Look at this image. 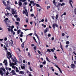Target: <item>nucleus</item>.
Segmentation results:
<instances>
[{
	"instance_id": "1",
	"label": "nucleus",
	"mask_w": 76,
	"mask_h": 76,
	"mask_svg": "<svg viewBox=\"0 0 76 76\" xmlns=\"http://www.w3.org/2000/svg\"><path fill=\"white\" fill-rule=\"evenodd\" d=\"M12 10V14L13 15H15H15H16L17 14V12H16V10L13 9H11Z\"/></svg>"
},
{
	"instance_id": "2",
	"label": "nucleus",
	"mask_w": 76,
	"mask_h": 76,
	"mask_svg": "<svg viewBox=\"0 0 76 76\" xmlns=\"http://www.w3.org/2000/svg\"><path fill=\"white\" fill-rule=\"evenodd\" d=\"M23 14H25V13L26 15L27 16H28V12L27 11V10H26V9H25V11H23Z\"/></svg>"
},
{
	"instance_id": "3",
	"label": "nucleus",
	"mask_w": 76,
	"mask_h": 76,
	"mask_svg": "<svg viewBox=\"0 0 76 76\" xmlns=\"http://www.w3.org/2000/svg\"><path fill=\"white\" fill-rule=\"evenodd\" d=\"M52 27H53V29L55 30V27L58 28V25L56 23L53 24L52 25Z\"/></svg>"
},
{
	"instance_id": "4",
	"label": "nucleus",
	"mask_w": 76,
	"mask_h": 76,
	"mask_svg": "<svg viewBox=\"0 0 76 76\" xmlns=\"http://www.w3.org/2000/svg\"><path fill=\"white\" fill-rule=\"evenodd\" d=\"M10 73H12V75H16L17 74L15 73V72L14 70H12L11 71Z\"/></svg>"
},
{
	"instance_id": "5",
	"label": "nucleus",
	"mask_w": 76,
	"mask_h": 76,
	"mask_svg": "<svg viewBox=\"0 0 76 76\" xmlns=\"http://www.w3.org/2000/svg\"><path fill=\"white\" fill-rule=\"evenodd\" d=\"M10 41L11 42V43L10 42L9 43V46L11 47L12 46V45L13 44V41L12 39L10 40Z\"/></svg>"
},
{
	"instance_id": "6",
	"label": "nucleus",
	"mask_w": 76,
	"mask_h": 76,
	"mask_svg": "<svg viewBox=\"0 0 76 76\" xmlns=\"http://www.w3.org/2000/svg\"><path fill=\"white\" fill-rule=\"evenodd\" d=\"M7 58H8V59H9V60H10V58H11V60H12V61H13V62H14V59H13V58H12L11 57H8L7 56Z\"/></svg>"
},
{
	"instance_id": "7",
	"label": "nucleus",
	"mask_w": 76,
	"mask_h": 76,
	"mask_svg": "<svg viewBox=\"0 0 76 76\" xmlns=\"http://www.w3.org/2000/svg\"><path fill=\"white\" fill-rule=\"evenodd\" d=\"M7 55H8V57H10V58H11V57H12V56L11 55V53L10 52H8L7 53Z\"/></svg>"
},
{
	"instance_id": "8",
	"label": "nucleus",
	"mask_w": 76,
	"mask_h": 76,
	"mask_svg": "<svg viewBox=\"0 0 76 76\" xmlns=\"http://www.w3.org/2000/svg\"><path fill=\"white\" fill-rule=\"evenodd\" d=\"M39 22V20H35L34 21V23H35V26H36V25L38 23V22Z\"/></svg>"
},
{
	"instance_id": "9",
	"label": "nucleus",
	"mask_w": 76,
	"mask_h": 76,
	"mask_svg": "<svg viewBox=\"0 0 76 76\" xmlns=\"http://www.w3.org/2000/svg\"><path fill=\"white\" fill-rule=\"evenodd\" d=\"M0 74L1 76H3L4 75V72L3 71L1 70H0Z\"/></svg>"
},
{
	"instance_id": "10",
	"label": "nucleus",
	"mask_w": 76,
	"mask_h": 76,
	"mask_svg": "<svg viewBox=\"0 0 76 76\" xmlns=\"http://www.w3.org/2000/svg\"><path fill=\"white\" fill-rule=\"evenodd\" d=\"M19 74L23 75L24 74V72L22 71H20L19 72Z\"/></svg>"
},
{
	"instance_id": "11",
	"label": "nucleus",
	"mask_w": 76,
	"mask_h": 76,
	"mask_svg": "<svg viewBox=\"0 0 76 76\" xmlns=\"http://www.w3.org/2000/svg\"><path fill=\"white\" fill-rule=\"evenodd\" d=\"M48 31V28H46V29L44 30V33H46Z\"/></svg>"
},
{
	"instance_id": "12",
	"label": "nucleus",
	"mask_w": 76,
	"mask_h": 76,
	"mask_svg": "<svg viewBox=\"0 0 76 76\" xmlns=\"http://www.w3.org/2000/svg\"><path fill=\"white\" fill-rule=\"evenodd\" d=\"M10 7L9 6H7V7L5 8L6 9H7L8 10H10Z\"/></svg>"
},
{
	"instance_id": "13",
	"label": "nucleus",
	"mask_w": 76,
	"mask_h": 76,
	"mask_svg": "<svg viewBox=\"0 0 76 76\" xmlns=\"http://www.w3.org/2000/svg\"><path fill=\"white\" fill-rule=\"evenodd\" d=\"M19 3V6L20 7L22 5V3L21 2H20V1H19V2L18 3Z\"/></svg>"
},
{
	"instance_id": "14",
	"label": "nucleus",
	"mask_w": 76,
	"mask_h": 76,
	"mask_svg": "<svg viewBox=\"0 0 76 76\" xmlns=\"http://www.w3.org/2000/svg\"><path fill=\"white\" fill-rule=\"evenodd\" d=\"M71 2H72V3H73V1H72V0H69V3L71 6H72V3H71Z\"/></svg>"
},
{
	"instance_id": "15",
	"label": "nucleus",
	"mask_w": 76,
	"mask_h": 76,
	"mask_svg": "<svg viewBox=\"0 0 76 76\" xmlns=\"http://www.w3.org/2000/svg\"><path fill=\"white\" fill-rule=\"evenodd\" d=\"M21 68L22 69H25L26 68V67L24 66H21Z\"/></svg>"
},
{
	"instance_id": "16",
	"label": "nucleus",
	"mask_w": 76,
	"mask_h": 76,
	"mask_svg": "<svg viewBox=\"0 0 76 76\" xmlns=\"http://www.w3.org/2000/svg\"><path fill=\"white\" fill-rule=\"evenodd\" d=\"M8 20L7 19H6V20H4V22H6V24H7V23H9V22H10V21H8V22H7V21H8Z\"/></svg>"
},
{
	"instance_id": "17",
	"label": "nucleus",
	"mask_w": 76,
	"mask_h": 76,
	"mask_svg": "<svg viewBox=\"0 0 76 76\" xmlns=\"http://www.w3.org/2000/svg\"><path fill=\"white\" fill-rule=\"evenodd\" d=\"M25 42H24L23 43H22V44L21 45V46L22 48H24V44Z\"/></svg>"
},
{
	"instance_id": "18",
	"label": "nucleus",
	"mask_w": 76,
	"mask_h": 76,
	"mask_svg": "<svg viewBox=\"0 0 76 76\" xmlns=\"http://www.w3.org/2000/svg\"><path fill=\"white\" fill-rule=\"evenodd\" d=\"M34 35L36 36V37H37V39H38V40H39V37L37 35V33H35L34 34Z\"/></svg>"
},
{
	"instance_id": "19",
	"label": "nucleus",
	"mask_w": 76,
	"mask_h": 76,
	"mask_svg": "<svg viewBox=\"0 0 76 76\" xmlns=\"http://www.w3.org/2000/svg\"><path fill=\"white\" fill-rule=\"evenodd\" d=\"M75 65L74 64H71V68H73V67H75Z\"/></svg>"
},
{
	"instance_id": "20",
	"label": "nucleus",
	"mask_w": 76,
	"mask_h": 76,
	"mask_svg": "<svg viewBox=\"0 0 76 76\" xmlns=\"http://www.w3.org/2000/svg\"><path fill=\"white\" fill-rule=\"evenodd\" d=\"M1 70H2V71H4V72H5L6 71V70L5 69H4V67L1 68Z\"/></svg>"
},
{
	"instance_id": "21",
	"label": "nucleus",
	"mask_w": 76,
	"mask_h": 76,
	"mask_svg": "<svg viewBox=\"0 0 76 76\" xmlns=\"http://www.w3.org/2000/svg\"><path fill=\"white\" fill-rule=\"evenodd\" d=\"M15 25H18V26H19V23L18 22H15Z\"/></svg>"
},
{
	"instance_id": "22",
	"label": "nucleus",
	"mask_w": 76,
	"mask_h": 76,
	"mask_svg": "<svg viewBox=\"0 0 76 76\" xmlns=\"http://www.w3.org/2000/svg\"><path fill=\"white\" fill-rule=\"evenodd\" d=\"M21 32V30H19L17 31V34H19L20 33V32Z\"/></svg>"
},
{
	"instance_id": "23",
	"label": "nucleus",
	"mask_w": 76,
	"mask_h": 76,
	"mask_svg": "<svg viewBox=\"0 0 76 76\" xmlns=\"http://www.w3.org/2000/svg\"><path fill=\"white\" fill-rule=\"evenodd\" d=\"M7 63V60L6 59H4V61L3 62V63L4 64V63Z\"/></svg>"
},
{
	"instance_id": "24",
	"label": "nucleus",
	"mask_w": 76,
	"mask_h": 76,
	"mask_svg": "<svg viewBox=\"0 0 76 76\" xmlns=\"http://www.w3.org/2000/svg\"><path fill=\"white\" fill-rule=\"evenodd\" d=\"M47 51H48V52H49V53H50L51 51L50 50V49H47Z\"/></svg>"
},
{
	"instance_id": "25",
	"label": "nucleus",
	"mask_w": 76,
	"mask_h": 76,
	"mask_svg": "<svg viewBox=\"0 0 76 76\" xmlns=\"http://www.w3.org/2000/svg\"><path fill=\"white\" fill-rule=\"evenodd\" d=\"M33 39L35 41V42L37 43V40H36V39H35V37H33Z\"/></svg>"
},
{
	"instance_id": "26",
	"label": "nucleus",
	"mask_w": 76,
	"mask_h": 76,
	"mask_svg": "<svg viewBox=\"0 0 76 76\" xmlns=\"http://www.w3.org/2000/svg\"><path fill=\"white\" fill-rule=\"evenodd\" d=\"M5 44L6 45V47H8V43L7 42H6Z\"/></svg>"
},
{
	"instance_id": "27",
	"label": "nucleus",
	"mask_w": 76,
	"mask_h": 76,
	"mask_svg": "<svg viewBox=\"0 0 76 76\" xmlns=\"http://www.w3.org/2000/svg\"><path fill=\"white\" fill-rule=\"evenodd\" d=\"M14 58L15 59V60H14V61L16 62H18V61L16 59V57H15Z\"/></svg>"
},
{
	"instance_id": "28",
	"label": "nucleus",
	"mask_w": 76,
	"mask_h": 76,
	"mask_svg": "<svg viewBox=\"0 0 76 76\" xmlns=\"http://www.w3.org/2000/svg\"><path fill=\"white\" fill-rule=\"evenodd\" d=\"M17 64H16L14 63H11V65L12 66H14L15 65H16Z\"/></svg>"
},
{
	"instance_id": "29",
	"label": "nucleus",
	"mask_w": 76,
	"mask_h": 76,
	"mask_svg": "<svg viewBox=\"0 0 76 76\" xmlns=\"http://www.w3.org/2000/svg\"><path fill=\"white\" fill-rule=\"evenodd\" d=\"M58 15L57 14L56 16V19H58Z\"/></svg>"
},
{
	"instance_id": "30",
	"label": "nucleus",
	"mask_w": 76,
	"mask_h": 76,
	"mask_svg": "<svg viewBox=\"0 0 76 76\" xmlns=\"http://www.w3.org/2000/svg\"><path fill=\"white\" fill-rule=\"evenodd\" d=\"M46 60L47 61L49 62H50V61H49V60H48V58L47 57H46Z\"/></svg>"
},
{
	"instance_id": "31",
	"label": "nucleus",
	"mask_w": 76,
	"mask_h": 76,
	"mask_svg": "<svg viewBox=\"0 0 76 76\" xmlns=\"http://www.w3.org/2000/svg\"><path fill=\"white\" fill-rule=\"evenodd\" d=\"M28 57H31L30 53L29 52H28Z\"/></svg>"
},
{
	"instance_id": "32",
	"label": "nucleus",
	"mask_w": 76,
	"mask_h": 76,
	"mask_svg": "<svg viewBox=\"0 0 76 76\" xmlns=\"http://www.w3.org/2000/svg\"><path fill=\"white\" fill-rule=\"evenodd\" d=\"M3 3L4 4V6H7V5L6 4V2H4V1H3Z\"/></svg>"
},
{
	"instance_id": "33",
	"label": "nucleus",
	"mask_w": 76,
	"mask_h": 76,
	"mask_svg": "<svg viewBox=\"0 0 76 76\" xmlns=\"http://www.w3.org/2000/svg\"><path fill=\"white\" fill-rule=\"evenodd\" d=\"M69 42L68 41L66 42V44L67 45L69 44Z\"/></svg>"
},
{
	"instance_id": "34",
	"label": "nucleus",
	"mask_w": 76,
	"mask_h": 76,
	"mask_svg": "<svg viewBox=\"0 0 76 76\" xmlns=\"http://www.w3.org/2000/svg\"><path fill=\"white\" fill-rule=\"evenodd\" d=\"M55 66L57 67L58 69H60L59 67H58V66L56 65V64H55Z\"/></svg>"
},
{
	"instance_id": "35",
	"label": "nucleus",
	"mask_w": 76,
	"mask_h": 76,
	"mask_svg": "<svg viewBox=\"0 0 76 76\" xmlns=\"http://www.w3.org/2000/svg\"><path fill=\"white\" fill-rule=\"evenodd\" d=\"M58 70H59V71H60V72H61V73L62 74V72L61 71V69H58Z\"/></svg>"
},
{
	"instance_id": "36",
	"label": "nucleus",
	"mask_w": 76,
	"mask_h": 76,
	"mask_svg": "<svg viewBox=\"0 0 76 76\" xmlns=\"http://www.w3.org/2000/svg\"><path fill=\"white\" fill-rule=\"evenodd\" d=\"M7 29H8V31L9 32L10 31H11V30L10 29V28H7Z\"/></svg>"
},
{
	"instance_id": "37",
	"label": "nucleus",
	"mask_w": 76,
	"mask_h": 76,
	"mask_svg": "<svg viewBox=\"0 0 76 76\" xmlns=\"http://www.w3.org/2000/svg\"><path fill=\"white\" fill-rule=\"evenodd\" d=\"M65 4L64 3H63L62 4H61V6H64Z\"/></svg>"
},
{
	"instance_id": "38",
	"label": "nucleus",
	"mask_w": 76,
	"mask_h": 76,
	"mask_svg": "<svg viewBox=\"0 0 76 76\" xmlns=\"http://www.w3.org/2000/svg\"><path fill=\"white\" fill-rule=\"evenodd\" d=\"M36 6H37V7H41V6L39 5V4H37Z\"/></svg>"
},
{
	"instance_id": "39",
	"label": "nucleus",
	"mask_w": 76,
	"mask_h": 76,
	"mask_svg": "<svg viewBox=\"0 0 76 76\" xmlns=\"http://www.w3.org/2000/svg\"><path fill=\"white\" fill-rule=\"evenodd\" d=\"M74 12L75 14L76 15V8H75L74 10Z\"/></svg>"
},
{
	"instance_id": "40",
	"label": "nucleus",
	"mask_w": 76,
	"mask_h": 76,
	"mask_svg": "<svg viewBox=\"0 0 76 76\" xmlns=\"http://www.w3.org/2000/svg\"><path fill=\"white\" fill-rule=\"evenodd\" d=\"M50 50H51V51L52 52H54V50H53V49H51Z\"/></svg>"
},
{
	"instance_id": "41",
	"label": "nucleus",
	"mask_w": 76,
	"mask_h": 76,
	"mask_svg": "<svg viewBox=\"0 0 76 76\" xmlns=\"http://www.w3.org/2000/svg\"><path fill=\"white\" fill-rule=\"evenodd\" d=\"M37 52H38V53H39V54H41V52H40V51H39V50H37Z\"/></svg>"
},
{
	"instance_id": "42",
	"label": "nucleus",
	"mask_w": 76,
	"mask_h": 76,
	"mask_svg": "<svg viewBox=\"0 0 76 76\" xmlns=\"http://www.w3.org/2000/svg\"><path fill=\"white\" fill-rule=\"evenodd\" d=\"M23 30L25 31H26L29 30L28 29H24Z\"/></svg>"
},
{
	"instance_id": "43",
	"label": "nucleus",
	"mask_w": 76,
	"mask_h": 76,
	"mask_svg": "<svg viewBox=\"0 0 76 76\" xmlns=\"http://www.w3.org/2000/svg\"><path fill=\"white\" fill-rule=\"evenodd\" d=\"M43 66V65H39V67L40 68H41Z\"/></svg>"
},
{
	"instance_id": "44",
	"label": "nucleus",
	"mask_w": 76,
	"mask_h": 76,
	"mask_svg": "<svg viewBox=\"0 0 76 76\" xmlns=\"http://www.w3.org/2000/svg\"><path fill=\"white\" fill-rule=\"evenodd\" d=\"M32 35V33H30L28 34V36H31Z\"/></svg>"
},
{
	"instance_id": "45",
	"label": "nucleus",
	"mask_w": 76,
	"mask_h": 76,
	"mask_svg": "<svg viewBox=\"0 0 76 76\" xmlns=\"http://www.w3.org/2000/svg\"><path fill=\"white\" fill-rule=\"evenodd\" d=\"M30 3L31 4H32V3H34V1H30Z\"/></svg>"
},
{
	"instance_id": "46",
	"label": "nucleus",
	"mask_w": 76,
	"mask_h": 76,
	"mask_svg": "<svg viewBox=\"0 0 76 76\" xmlns=\"http://www.w3.org/2000/svg\"><path fill=\"white\" fill-rule=\"evenodd\" d=\"M9 74V72H7L6 74V75L8 76V75Z\"/></svg>"
},
{
	"instance_id": "47",
	"label": "nucleus",
	"mask_w": 76,
	"mask_h": 76,
	"mask_svg": "<svg viewBox=\"0 0 76 76\" xmlns=\"http://www.w3.org/2000/svg\"><path fill=\"white\" fill-rule=\"evenodd\" d=\"M43 64L44 65H45L46 64V61H45L43 62Z\"/></svg>"
},
{
	"instance_id": "48",
	"label": "nucleus",
	"mask_w": 76,
	"mask_h": 76,
	"mask_svg": "<svg viewBox=\"0 0 76 76\" xmlns=\"http://www.w3.org/2000/svg\"><path fill=\"white\" fill-rule=\"evenodd\" d=\"M13 28H14V26H11V29H13Z\"/></svg>"
},
{
	"instance_id": "49",
	"label": "nucleus",
	"mask_w": 76,
	"mask_h": 76,
	"mask_svg": "<svg viewBox=\"0 0 76 76\" xmlns=\"http://www.w3.org/2000/svg\"><path fill=\"white\" fill-rule=\"evenodd\" d=\"M61 35H62V36H65V34H64V33H62V34H61Z\"/></svg>"
},
{
	"instance_id": "50",
	"label": "nucleus",
	"mask_w": 76,
	"mask_h": 76,
	"mask_svg": "<svg viewBox=\"0 0 76 76\" xmlns=\"http://www.w3.org/2000/svg\"><path fill=\"white\" fill-rule=\"evenodd\" d=\"M48 37H50L51 36L50 34H48Z\"/></svg>"
},
{
	"instance_id": "51",
	"label": "nucleus",
	"mask_w": 76,
	"mask_h": 76,
	"mask_svg": "<svg viewBox=\"0 0 76 76\" xmlns=\"http://www.w3.org/2000/svg\"><path fill=\"white\" fill-rule=\"evenodd\" d=\"M50 7L49 6H47V9H50Z\"/></svg>"
},
{
	"instance_id": "52",
	"label": "nucleus",
	"mask_w": 76,
	"mask_h": 76,
	"mask_svg": "<svg viewBox=\"0 0 76 76\" xmlns=\"http://www.w3.org/2000/svg\"><path fill=\"white\" fill-rule=\"evenodd\" d=\"M26 1V0H22V2L24 3V2H25V1Z\"/></svg>"
},
{
	"instance_id": "53",
	"label": "nucleus",
	"mask_w": 76,
	"mask_h": 76,
	"mask_svg": "<svg viewBox=\"0 0 76 76\" xmlns=\"http://www.w3.org/2000/svg\"><path fill=\"white\" fill-rule=\"evenodd\" d=\"M29 69H30V71H32V69H31V67H29Z\"/></svg>"
},
{
	"instance_id": "54",
	"label": "nucleus",
	"mask_w": 76,
	"mask_h": 76,
	"mask_svg": "<svg viewBox=\"0 0 76 76\" xmlns=\"http://www.w3.org/2000/svg\"><path fill=\"white\" fill-rule=\"evenodd\" d=\"M8 69L9 70V71H10L11 70V69L10 68H9V69Z\"/></svg>"
},
{
	"instance_id": "55",
	"label": "nucleus",
	"mask_w": 76,
	"mask_h": 76,
	"mask_svg": "<svg viewBox=\"0 0 76 76\" xmlns=\"http://www.w3.org/2000/svg\"><path fill=\"white\" fill-rule=\"evenodd\" d=\"M5 69L6 70H7L8 69H9L8 68V67L7 66H6Z\"/></svg>"
},
{
	"instance_id": "56",
	"label": "nucleus",
	"mask_w": 76,
	"mask_h": 76,
	"mask_svg": "<svg viewBox=\"0 0 76 76\" xmlns=\"http://www.w3.org/2000/svg\"><path fill=\"white\" fill-rule=\"evenodd\" d=\"M54 58H55V59H56L57 58V57L56 56H54Z\"/></svg>"
},
{
	"instance_id": "57",
	"label": "nucleus",
	"mask_w": 76,
	"mask_h": 76,
	"mask_svg": "<svg viewBox=\"0 0 76 76\" xmlns=\"http://www.w3.org/2000/svg\"><path fill=\"white\" fill-rule=\"evenodd\" d=\"M18 22H19L20 21V19H17L16 20Z\"/></svg>"
},
{
	"instance_id": "58",
	"label": "nucleus",
	"mask_w": 76,
	"mask_h": 76,
	"mask_svg": "<svg viewBox=\"0 0 76 76\" xmlns=\"http://www.w3.org/2000/svg\"><path fill=\"white\" fill-rule=\"evenodd\" d=\"M20 40L21 42L22 43V38H20Z\"/></svg>"
},
{
	"instance_id": "59",
	"label": "nucleus",
	"mask_w": 76,
	"mask_h": 76,
	"mask_svg": "<svg viewBox=\"0 0 76 76\" xmlns=\"http://www.w3.org/2000/svg\"><path fill=\"white\" fill-rule=\"evenodd\" d=\"M60 45H61V48H63V46L61 45V43H60Z\"/></svg>"
},
{
	"instance_id": "60",
	"label": "nucleus",
	"mask_w": 76,
	"mask_h": 76,
	"mask_svg": "<svg viewBox=\"0 0 76 76\" xmlns=\"http://www.w3.org/2000/svg\"><path fill=\"white\" fill-rule=\"evenodd\" d=\"M20 36L21 37H23V35H22V34H20Z\"/></svg>"
},
{
	"instance_id": "61",
	"label": "nucleus",
	"mask_w": 76,
	"mask_h": 76,
	"mask_svg": "<svg viewBox=\"0 0 76 76\" xmlns=\"http://www.w3.org/2000/svg\"><path fill=\"white\" fill-rule=\"evenodd\" d=\"M27 2H24V4H25V5H26V4H27Z\"/></svg>"
},
{
	"instance_id": "62",
	"label": "nucleus",
	"mask_w": 76,
	"mask_h": 76,
	"mask_svg": "<svg viewBox=\"0 0 76 76\" xmlns=\"http://www.w3.org/2000/svg\"><path fill=\"white\" fill-rule=\"evenodd\" d=\"M26 73L27 74L30 73V72L28 71L26 72Z\"/></svg>"
},
{
	"instance_id": "63",
	"label": "nucleus",
	"mask_w": 76,
	"mask_h": 76,
	"mask_svg": "<svg viewBox=\"0 0 76 76\" xmlns=\"http://www.w3.org/2000/svg\"><path fill=\"white\" fill-rule=\"evenodd\" d=\"M64 15H66V12H64L63 14Z\"/></svg>"
},
{
	"instance_id": "64",
	"label": "nucleus",
	"mask_w": 76,
	"mask_h": 76,
	"mask_svg": "<svg viewBox=\"0 0 76 76\" xmlns=\"http://www.w3.org/2000/svg\"><path fill=\"white\" fill-rule=\"evenodd\" d=\"M34 16V14H32L31 15V16L33 17Z\"/></svg>"
}]
</instances>
